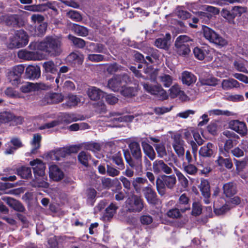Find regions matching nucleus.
<instances>
[{"mask_svg":"<svg viewBox=\"0 0 248 248\" xmlns=\"http://www.w3.org/2000/svg\"><path fill=\"white\" fill-rule=\"evenodd\" d=\"M78 150V147L76 146H73L63 150H60L55 152L54 154V156H51V158L53 160L55 159L58 160L59 159L57 157V155H61L62 157H64L66 154L77 153Z\"/></svg>","mask_w":248,"mask_h":248,"instance_id":"obj_25","label":"nucleus"},{"mask_svg":"<svg viewBox=\"0 0 248 248\" xmlns=\"http://www.w3.org/2000/svg\"><path fill=\"white\" fill-rule=\"evenodd\" d=\"M141 144L145 155L151 160H154L156 155L153 147L148 144L146 140L142 141Z\"/></svg>","mask_w":248,"mask_h":248,"instance_id":"obj_27","label":"nucleus"},{"mask_svg":"<svg viewBox=\"0 0 248 248\" xmlns=\"http://www.w3.org/2000/svg\"><path fill=\"white\" fill-rule=\"evenodd\" d=\"M84 147L86 150L94 152L99 151L101 149L100 144L95 142H87L85 144Z\"/></svg>","mask_w":248,"mask_h":248,"instance_id":"obj_55","label":"nucleus"},{"mask_svg":"<svg viewBox=\"0 0 248 248\" xmlns=\"http://www.w3.org/2000/svg\"><path fill=\"white\" fill-rule=\"evenodd\" d=\"M176 205L182 213L190 209L189 199L186 194H183L180 196Z\"/></svg>","mask_w":248,"mask_h":248,"instance_id":"obj_19","label":"nucleus"},{"mask_svg":"<svg viewBox=\"0 0 248 248\" xmlns=\"http://www.w3.org/2000/svg\"><path fill=\"white\" fill-rule=\"evenodd\" d=\"M44 100L46 104L58 103L63 100V97L57 93H48L45 96Z\"/></svg>","mask_w":248,"mask_h":248,"instance_id":"obj_26","label":"nucleus"},{"mask_svg":"<svg viewBox=\"0 0 248 248\" xmlns=\"http://www.w3.org/2000/svg\"><path fill=\"white\" fill-rule=\"evenodd\" d=\"M16 173L23 179H27L32 176L31 168L28 167L22 166L17 168Z\"/></svg>","mask_w":248,"mask_h":248,"instance_id":"obj_32","label":"nucleus"},{"mask_svg":"<svg viewBox=\"0 0 248 248\" xmlns=\"http://www.w3.org/2000/svg\"><path fill=\"white\" fill-rule=\"evenodd\" d=\"M178 41V42L182 43L181 44L182 46L186 45V44H187L188 45V46L191 45L194 42L192 39L186 35H181L177 37L175 42V44H177Z\"/></svg>","mask_w":248,"mask_h":248,"instance_id":"obj_43","label":"nucleus"},{"mask_svg":"<svg viewBox=\"0 0 248 248\" xmlns=\"http://www.w3.org/2000/svg\"><path fill=\"white\" fill-rule=\"evenodd\" d=\"M125 207L128 212H140L143 208V201L140 196L133 194L126 201Z\"/></svg>","mask_w":248,"mask_h":248,"instance_id":"obj_5","label":"nucleus"},{"mask_svg":"<svg viewBox=\"0 0 248 248\" xmlns=\"http://www.w3.org/2000/svg\"><path fill=\"white\" fill-rule=\"evenodd\" d=\"M209 115H226L230 116L231 112L228 110H222L221 109H212L208 111Z\"/></svg>","mask_w":248,"mask_h":248,"instance_id":"obj_61","label":"nucleus"},{"mask_svg":"<svg viewBox=\"0 0 248 248\" xmlns=\"http://www.w3.org/2000/svg\"><path fill=\"white\" fill-rule=\"evenodd\" d=\"M10 47H22L27 45L28 36L24 31L20 30L15 32V35L10 38Z\"/></svg>","mask_w":248,"mask_h":248,"instance_id":"obj_7","label":"nucleus"},{"mask_svg":"<svg viewBox=\"0 0 248 248\" xmlns=\"http://www.w3.org/2000/svg\"><path fill=\"white\" fill-rule=\"evenodd\" d=\"M171 167L177 170L173 163L167 164L162 160H156L153 163V170L156 174L164 173L170 174L172 172Z\"/></svg>","mask_w":248,"mask_h":248,"instance_id":"obj_8","label":"nucleus"},{"mask_svg":"<svg viewBox=\"0 0 248 248\" xmlns=\"http://www.w3.org/2000/svg\"><path fill=\"white\" fill-rule=\"evenodd\" d=\"M143 86L145 90L150 94L156 96L161 100L168 98L166 92L159 85H153L148 83H144Z\"/></svg>","mask_w":248,"mask_h":248,"instance_id":"obj_9","label":"nucleus"},{"mask_svg":"<svg viewBox=\"0 0 248 248\" xmlns=\"http://www.w3.org/2000/svg\"><path fill=\"white\" fill-rule=\"evenodd\" d=\"M129 80V78L126 74L116 75L108 81V86L112 91L117 92Z\"/></svg>","mask_w":248,"mask_h":248,"instance_id":"obj_6","label":"nucleus"},{"mask_svg":"<svg viewBox=\"0 0 248 248\" xmlns=\"http://www.w3.org/2000/svg\"><path fill=\"white\" fill-rule=\"evenodd\" d=\"M43 67L46 72L54 74L57 72V68L54 62L49 61L44 63Z\"/></svg>","mask_w":248,"mask_h":248,"instance_id":"obj_44","label":"nucleus"},{"mask_svg":"<svg viewBox=\"0 0 248 248\" xmlns=\"http://www.w3.org/2000/svg\"><path fill=\"white\" fill-rule=\"evenodd\" d=\"M8 203L15 210L20 212L24 211V207L19 201L14 199H10Z\"/></svg>","mask_w":248,"mask_h":248,"instance_id":"obj_42","label":"nucleus"},{"mask_svg":"<svg viewBox=\"0 0 248 248\" xmlns=\"http://www.w3.org/2000/svg\"><path fill=\"white\" fill-rule=\"evenodd\" d=\"M200 81L201 84L203 85L215 86L217 84V79L212 77L202 78L200 79Z\"/></svg>","mask_w":248,"mask_h":248,"instance_id":"obj_46","label":"nucleus"},{"mask_svg":"<svg viewBox=\"0 0 248 248\" xmlns=\"http://www.w3.org/2000/svg\"><path fill=\"white\" fill-rule=\"evenodd\" d=\"M180 210V208L178 207L171 209L167 212V216L172 218H180L181 217V214Z\"/></svg>","mask_w":248,"mask_h":248,"instance_id":"obj_62","label":"nucleus"},{"mask_svg":"<svg viewBox=\"0 0 248 248\" xmlns=\"http://www.w3.org/2000/svg\"><path fill=\"white\" fill-rule=\"evenodd\" d=\"M18 57L26 60H32L34 59L35 55L33 52L26 50H21L18 53Z\"/></svg>","mask_w":248,"mask_h":248,"instance_id":"obj_49","label":"nucleus"},{"mask_svg":"<svg viewBox=\"0 0 248 248\" xmlns=\"http://www.w3.org/2000/svg\"><path fill=\"white\" fill-rule=\"evenodd\" d=\"M86 49L90 52L108 54V51L106 46L101 43H90L86 46Z\"/></svg>","mask_w":248,"mask_h":248,"instance_id":"obj_16","label":"nucleus"},{"mask_svg":"<svg viewBox=\"0 0 248 248\" xmlns=\"http://www.w3.org/2000/svg\"><path fill=\"white\" fill-rule=\"evenodd\" d=\"M66 15L69 18L77 22L80 21L82 19L80 14L75 10H70L67 12Z\"/></svg>","mask_w":248,"mask_h":248,"instance_id":"obj_53","label":"nucleus"},{"mask_svg":"<svg viewBox=\"0 0 248 248\" xmlns=\"http://www.w3.org/2000/svg\"><path fill=\"white\" fill-rule=\"evenodd\" d=\"M147 183H148L147 179L141 177L135 178L132 181V185L137 193H140L141 190L142 191V188L144 187L143 186Z\"/></svg>","mask_w":248,"mask_h":248,"instance_id":"obj_23","label":"nucleus"},{"mask_svg":"<svg viewBox=\"0 0 248 248\" xmlns=\"http://www.w3.org/2000/svg\"><path fill=\"white\" fill-rule=\"evenodd\" d=\"M204 37L211 43L220 47L227 45V41L217 33L213 30L206 26H202Z\"/></svg>","mask_w":248,"mask_h":248,"instance_id":"obj_4","label":"nucleus"},{"mask_svg":"<svg viewBox=\"0 0 248 248\" xmlns=\"http://www.w3.org/2000/svg\"><path fill=\"white\" fill-rule=\"evenodd\" d=\"M223 194L227 197H231L237 192V186L233 182H229L224 184L223 186Z\"/></svg>","mask_w":248,"mask_h":248,"instance_id":"obj_20","label":"nucleus"},{"mask_svg":"<svg viewBox=\"0 0 248 248\" xmlns=\"http://www.w3.org/2000/svg\"><path fill=\"white\" fill-rule=\"evenodd\" d=\"M90 158L91 156L84 151L81 152L78 155L79 161L85 167L88 166V161Z\"/></svg>","mask_w":248,"mask_h":248,"instance_id":"obj_47","label":"nucleus"},{"mask_svg":"<svg viewBox=\"0 0 248 248\" xmlns=\"http://www.w3.org/2000/svg\"><path fill=\"white\" fill-rule=\"evenodd\" d=\"M68 38L76 47L83 48L86 46V42L81 38L76 37L71 34L68 35Z\"/></svg>","mask_w":248,"mask_h":248,"instance_id":"obj_37","label":"nucleus"},{"mask_svg":"<svg viewBox=\"0 0 248 248\" xmlns=\"http://www.w3.org/2000/svg\"><path fill=\"white\" fill-rule=\"evenodd\" d=\"M50 177L55 181L62 180L64 176L63 172L56 165H52L49 167Z\"/></svg>","mask_w":248,"mask_h":248,"instance_id":"obj_21","label":"nucleus"},{"mask_svg":"<svg viewBox=\"0 0 248 248\" xmlns=\"http://www.w3.org/2000/svg\"><path fill=\"white\" fill-rule=\"evenodd\" d=\"M183 168L184 171L187 174L191 175H195L198 170V168L193 164L190 163L183 164Z\"/></svg>","mask_w":248,"mask_h":248,"instance_id":"obj_40","label":"nucleus"},{"mask_svg":"<svg viewBox=\"0 0 248 248\" xmlns=\"http://www.w3.org/2000/svg\"><path fill=\"white\" fill-rule=\"evenodd\" d=\"M128 146L129 150L124 151L126 163L134 170L137 175H141L143 173V165L140 145L137 141H132Z\"/></svg>","mask_w":248,"mask_h":248,"instance_id":"obj_1","label":"nucleus"},{"mask_svg":"<svg viewBox=\"0 0 248 248\" xmlns=\"http://www.w3.org/2000/svg\"><path fill=\"white\" fill-rule=\"evenodd\" d=\"M176 174L178 177V180L181 183L182 186L186 188L188 185V181L184 175L179 170H176Z\"/></svg>","mask_w":248,"mask_h":248,"instance_id":"obj_57","label":"nucleus"},{"mask_svg":"<svg viewBox=\"0 0 248 248\" xmlns=\"http://www.w3.org/2000/svg\"><path fill=\"white\" fill-rule=\"evenodd\" d=\"M79 119L77 118L74 114L65 113L62 116V121L66 124H69L73 122H76Z\"/></svg>","mask_w":248,"mask_h":248,"instance_id":"obj_51","label":"nucleus"},{"mask_svg":"<svg viewBox=\"0 0 248 248\" xmlns=\"http://www.w3.org/2000/svg\"><path fill=\"white\" fill-rule=\"evenodd\" d=\"M199 187L204 198V203L209 204L210 202V198L211 196L210 186L209 182L205 179H202Z\"/></svg>","mask_w":248,"mask_h":248,"instance_id":"obj_13","label":"nucleus"},{"mask_svg":"<svg viewBox=\"0 0 248 248\" xmlns=\"http://www.w3.org/2000/svg\"><path fill=\"white\" fill-rule=\"evenodd\" d=\"M221 16L228 20L230 24L234 23L235 14H233L232 9L229 11L226 9H223L221 11Z\"/></svg>","mask_w":248,"mask_h":248,"instance_id":"obj_38","label":"nucleus"},{"mask_svg":"<svg viewBox=\"0 0 248 248\" xmlns=\"http://www.w3.org/2000/svg\"><path fill=\"white\" fill-rule=\"evenodd\" d=\"M124 70V67L116 62L108 64L107 67V71L110 74Z\"/></svg>","mask_w":248,"mask_h":248,"instance_id":"obj_41","label":"nucleus"},{"mask_svg":"<svg viewBox=\"0 0 248 248\" xmlns=\"http://www.w3.org/2000/svg\"><path fill=\"white\" fill-rule=\"evenodd\" d=\"M37 88L36 85L32 83L27 82L20 87V91L24 93H28L35 91Z\"/></svg>","mask_w":248,"mask_h":248,"instance_id":"obj_50","label":"nucleus"},{"mask_svg":"<svg viewBox=\"0 0 248 248\" xmlns=\"http://www.w3.org/2000/svg\"><path fill=\"white\" fill-rule=\"evenodd\" d=\"M170 39L171 35L170 33H167L163 37L156 39L155 41L154 44L159 48L168 50L170 46Z\"/></svg>","mask_w":248,"mask_h":248,"instance_id":"obj_15","label":"nucleus"},{"mask_svg":"<svg viewBox=\"0 0 248 248\" xmlns=\"http://www.w3.org/2000/svg\"><path fill=\"white\" fill-rule=\"evenodd\" d=\"M80 99L77 95H70L66 101V104L69 107H74L78 105Z\"/></svg>","mask_w":248,"mask_h":248,"instance_id":"obj_56","label":"nucleus"},{"mask_svg":"<svg viewBox=\"0 0 248 248\" xmlns=\"http://www.w3.org/2000/svg\"><path fill=\"white\" fill-rule=\"evenodd\" d=\"M62 37L47 36L40 43V49L52 56H59L62 52Z\"/></svg>","mask_w":248,"mask_h":248,"instance_id":"obj_2","label":"nucleus"},{"mask_svg":"<svg viewBox=\"0 0 248 248\" xmlns=\"http://www.w3.org/2000/svg\"><path fill=\"white\" fill-rule=\"evenodd\" d=\"M108 158L118 166L117 168L119 170H122L124 169V164L120 152H118L113 155H110L108 156Z\"/></svg>","mask_w":248,"mask_h":248,"instance_id":"obj_28","label":"nucleus"},{"mask_svg":"<svg viewBox=\"0 0 248 248\" xmlns=\"http://www.w3.org/2000/svg\"><path fill=\"white\" fill-rule=\"evenodd\" d=\"M4 21L7 25L14 27H20L24 24L22 20L17 15H8Z\"/></svg>","mask_w":248,"mask_h":248,"instance_id":"obj_18","label":"nucleus"},{"mask_svg":"<svg viewBox=\"0 0 248 248\" xmlns=\"http://www.w3.org/2000/svg\"><path fill=\"white\" fill-rule=\"evenodd\" d=\"M121 93L125 97H131L137 95V90L134 87L124 86L121 90Z\"/></svg>","mask_w":248,"mask_h":248,"instance_id":"obj_35","label":"nucleus"},{"mask_svg":"<svg viewBox=\"0 0 248 248\" xmlns=\"http://www.w3.org/2000/svg\"><path fill=\"white\" fill-rule=\"evenodd\" d=\"M142 192L145 198L149 204L155 205L157 203L158 199L157 194L150 184L142 188Z\"/></svg>","mask_w":248,"mask_h":248,"instance_id":"obj_10","label":"nucleus"},{"mask_svg":"<svg viewBox=\"0 0 248 248\" xmlns=\"http://www.w3.org/2000/svg\"><path fill=\"white\" fill-rule=\"evenodd\" d=\"M8 79L12 85H16L20 82V77L17 76L11 72H9L8 75Z\"/></svg>","mask_w":248,"mask_h":248,"instance_id":"obj_63","label":"nucleus"},{"mask_svg":"<svg viewBox=\"0 0 248 248\" xmlns=\"http://www.w3.org/2000/svg\"><path fill=\"white\" fill-rule=\"evenodd\" d=\"M202 211L201 204L198 202H194L192 204V215L194 216H199Z\"/></svg>","mask_w":248,"mask_h":248,"instance_id":"obj_60","label":"nucleus"},{"mask_svg":"<svg viewBox=\"0 0 248 248\" xmlns=\"http://www.w3.org/2000/svg\"><path fill=\"white\" fill-rule=\"evenodd\" d=\"M88 95L91 100H97L104 96L105 93L95 87H92L88 90Z\"/></svg>","mask_w":248,"mask_h":248,"instance_id":"obj_24","label":"nucleus"},{"mask_svg":"<svg viewBox=\"0 0 248 248\" xmlns=\"http://www.w3.org/2000/svg\"><path fill=\"white\" fill-rule=\"evenodd\" d=\"M30 164L32 167L36 178L37 176L43 177L45 175L46 166L42 161L36 159L30 161Z\"/></svg>","mask_w":248,"mask_h":248,"instance_id":"obj_12","label":"nucleus"},{"mask_svg":"<svg viewBox=\"0 0 248 248\" xmlns=\"http://www.w3.org/2000/svg\"><path fill=\"white\" fill-rule=\"evenodd\" d=\"M118 209V206L116 204L113 203H110L105 210V213L104 215V219L108 221L111 219L116 213Z\"/></svg>","mask_w":248,"mask_h":248,"instance_id":"obj_30","label":"nucleus"},{"mask_svg":"<svg viewBox=\"0 0 248 248\" xmlns=\"http://www.w3.org/2000/svg\"><path fill=\"white\" fill-rule=\"evenodd\" d=\"M176 183V178L174 175H162L156 179V190L160 195L163 196L166 193V189H172Z\"/></svg>","mask_w":248,"mask_h":248,"instance_id":"obj_3","label":"nucleus"},{"mask_svg":"<svg viewBox=\"0 0 248 248\" xmlns=\"http://www.w3.org/2000/svg\"><path fill=\"white\" fill-rule=\"evenodd\" d=\"M72 30L78 36H86L88 35L89 31L88 29L78 24H74L72 27Z\"/></svg>","mask_w":248,"mask_h":248,"instance_id":"obj_39","label":"nucleus"},{"mask_svg":"<svg viewBox=\"0 0 248 248\" xmlns=\"http://www.w3.org/2000/svg\"><path fill=\"white\" fill-rule=\"evenodd\" d=\"M159 81L166 87H169L172 83L171 77L168 75L163 74L158 77Z\"/></svg>","mask_w":248,"mask_h":248,"instance_id":"obj_52","label":"nucleus"},{"mask_svg":"<svg viewBox=\"0 0 248 248\" xmlns=\"http://www.w3.org/2000/svg\"><path fill=\"white\" fill-rule=\"evenodd\" d=\"M229 127L242 135L246 134L248 131L246 123L236 120L230 122Z\"/></svg>","mask_w":248,"mask_h":248,"instance_id":"obj_14","label":"nucleus"},{"mask_svg":"<svg viewBox=\"0 0 248 248\" xmlns=\"http://www.w3.org/2000/svg\"><path fill=\"white\" fill-rule=\"evenodd\" d=\"M181 43V42H178V41L177 44H174L176 48V51L178 55L182 56H185L188 55L190 52V46H188V45L187 44H186V45L182 46Z\"/></svg>","mask_w":248,"mask_h":248,"instance_id":"obj_34","label":"nucleus"},{"mask_svg":"<svg viewBox=\"0 0 248 248\" xmlns=\"http://www.w3.org/2000/svg\"><path fill=\"white\" fill-rule=\"evenodd\" d=\"M41 140L42 137L40 134L37 133L33 134L32 140L31 142V144L32 146V149L31 150V153L32 154H35L37 150L40 148Z\"/></svg>","mask_w":248,"mask_h":248,"instance_id":"obj_29","label":"nucleus"},{"mask_svg":"<svg viewBox=\"0 0 248 248\" xmlns=\"http://www.w3.org/2000/svg\"><path fill=\"white\" fill-rule=\"evenodd\" d=\"M221 85L224 90H227L233 88L239 87V83L233 78H229L223 80Z\"/></svg>","mask_w":248,"mask_h":248,"instance_id":"obj_33","label":"nucleus"},{"mask_svg":"<svg viewBox=\"0 0 248 248\" xmlns=\"http://www.w3.org/2000/svg\"><path fill=\"white\" fill-rule=\"evenodd\" d=\"M84 59L83 54L78 51L72 52L67 57V60L69 63L78 66L83 63Z\"/></svg>","mask_w":248,"mask_h":248,"instance_id":"obj_17","label":"nucleus"},{"mask_svg":"<svg viewBox=\"0 0 248 248\" xmlns=\"http://www.w3.org/2000/svg\"><path fill=\"white\" fill-rule=\"evenodd\" d=\"M14 114L9 112H3L0 113V123H7L12 122Z\"/></svg>","mask_w":248,"mask_h":248,"instance_id":"obj_48","label":"nucleus"},{"mask_svg":"<svg viewBox=\"0 0 248 248\" xmlns=\"http://www.w3.org/2000/svg\"><path fill=\"white\" fill-rule=\"evenodd\" d=\"M106 171L108 175L111 177L118 176L120 173L118 169H116L109 165H107Z\"/></svg>","mask_w":248,"mask_h":248,"instance_id":"obj_64","label":"nucleus"},{"mask_svg":"<svg viewBox=\"0 0 248 248\" xmlns=\"http://www.w3.org/2000/svg\"><path fill=\"white\" fill-rule=\"evenodd\" d=\"M231 209V207L228 204H225L219 208H217L216 207L215 203L214 204V212L216 215H221L227 212H228L230 209Z\"/></svg>","mask_w":248,"mask_h":248,"instance_id":"obj_54","label":"nucleus"},{"mask_svg":"<svg viewBox=\"0 0 248 248\" xmlns=\"http://www.w3.org/2000/svg\"><path fill=\"white\" fill-rule=\"evenodd\" d=\"M87 59L94 62L107 61L104 55L99 54H90L88 55Z\"/></svg>","mask_w":248,"mask_h":248,"instance_id":"obj_45","label":"nucleus"},{"mask_svg":"<svg viewBox=\"0 0 248 248\" xmlns=\"http://www.w3.org/2000/svg\"><path fill=\"white\" fill-rule=\"evenodd\" d=\"M155 147L158 157L163 158L165 156L167 155L165 147L163 144H158Z\"/></svg>","mask_w":248,"mask_h":248,"instance_id":"obj_58","label":"nucleus"},{"mask_svg":"<svg viewBox=\"0 0 248 248\" xmlns=\"http://www.w3.org/2000/svg\"><path fill=\"white\" fill-rule=\"evenodd\" d=\"M216 147L213 143L208 142L201 147L199 151V155L203 158L214 157L216 153Z\"/></svg>","mask_w":248,"mask_h":248,"instance_id":"obj_11","label":"nucleus"},{"mask_svg":"<svg viewBox=\"0 0 248 248\" xmlns=\"http://www.w3.org/2000/svg\"><path fill=\"white\" fill-rule=\"evenodd\" d=\"M25 75L26 78L29 79L38 78L40 76L39 67L32 65L28 66L26 69Z\"/></svg>","mask_w":248,"mask_h":248,"instance_id":"obj_22","label":"nucleus"},{"mask_svg":"<svg viewBox=\"0 0 248 248\" xmlns=\"http://www.w3.org/2000/svg\"><path fill=\"white\" fill-rule=\"evenodd\" d=\"M47 24L46 22L40 23L38 26L34 29V32L31 35L34 36H42L45 34L46 31Z\"/></svg>","mask_w":248,"mask_h":248,"instance_id":"obj_36","label":"nucleus"},{"mask_svg":"<svg viewBox=\"0 0 248 248\" xmlns=\"http://www.w3.org/2000/svg\"><path fill=\"white\" fill-rule=\"evenodd\" d=\"M181 78L183 84L188 86L194 83L196 81V77L188 71H184L182 73Z\"/></svg>","mask_w":248,"mask_h":248,"instance_id":"obj_31","label":"nucleus"},{"mask_svg":"<svg viewBox=\"0 0 248 248\" xmlns=\"http://www.w3.org/2000/svg\"><path fill=\"white\" fill-rule=\"evenodd\" d=\"M193 53L195 57L200 60H202L204 59L206 51L199 47H195L193 50Z\"/></svg>","mask_w":248,"mask_h":248,"instance_id":"obj_59","label":"nucleus"}]
</instances>
